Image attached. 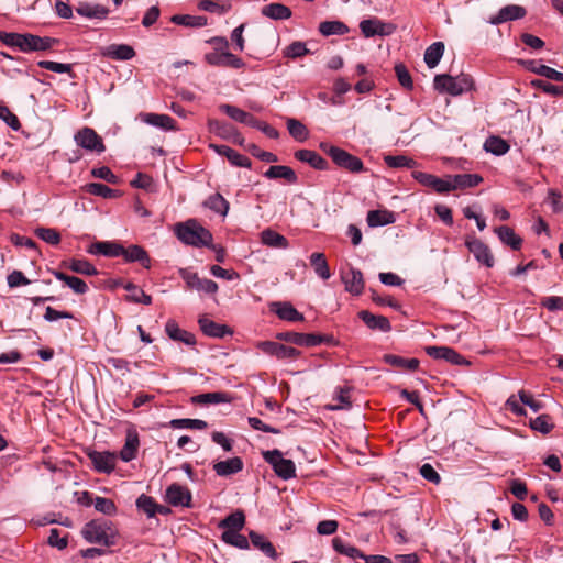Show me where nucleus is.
<instances>
[{"instance_id": "nucleus-6", "label": "nucleus", "mask_w": 563, "mask_h": 563, "mask_svg": "<svg viewBox=\"0 0 563 563\" xmlns=\"http://www.w3.org/2000/svg\"><path fill=\"white\" fill-rule=\"evenodd\" d=\"M277 339L292 343L299 346H317L322 343L332 342L331 335L314 334V333H299L294 331L280 332Z\"/></svg>"}, {"instance_id": "nucleus-52", "label": "nucleus", "mask_w": 563, "mask_h": 563, "mask_svg": "<svg viewBox=\"0 0 563 563\" xmlns=\"http://www.w3.org/2000/svg\"><path fill=\"white\" fill-rule=\"evenodd\" d=\"M332 545H333V549L341 553V554H344L349 558H352V559H362L363 558V552L361 550H358L357 548L353 547V545H350V544H346L341 538H334L332 540Z\"/></svg>"}, {"instance_id": "nucleus-35", "label": "nucleus", "mask_w": 563, "mask_h": 563, "mask_svg": "<svg viewBox=\"0 0 563 563\" xmlns=\"http://www.w3.org/2000/svg\"><path fill=\"white\" fill-rule=\"evenodd\" d=\"M266 178L276 179L284 178L289 184H295L298 180V177L292 168L285 165H273L271 166L264 174Z\"/></svg>"}, {"instance_id": "nucleus-38", "label": "nucleus", "mask_w": 563, "mask_h": 563, "mask_svg": "<svg viewBox=\"0 0 563 563\" xmlns=\"http://www.w3.org/2000/svg\"><path fill=\"white\" fill-rule=\"evenodd\" d=\"M104 55L115 60H129L135 56V51L126 44H112L107 47Z\"/></svg>"}, {"instance_id": "nucleus-15", "label": "nucleus", "mask_w": 563, "mask_h": 563, "mask_svg": "<svg viewBox=\"0 0 563 563\" xmlns=\"http://www.w3.org/2000/svg\"><path fill=\"white\" fill-rule=\"evenodd\" d=\"M466 246L475 258L487 267L494 266V256L490 249L478 239L466 240Z\"/></svg>"}, {"instance_id": "nucleus-41", "label": "nucleus", "mask_w": 563, "mask_h": 563, "mask_svg": "<svg viewBox=\"0 0 563 563\" xmlns=\"http://www.w3.org/2000/svg\"><path fill=\"white\" fill-rule=\"evenodd\" d=\"M64 265L77 274L86 276H96L98 274L97 268L89 261L84 258H73L67 263L65 262Z\"/></svg>"}, {"instance_id": "nucleus-55", "label": "nucleus", "mask_w": 563, "mask_h": 563, "mask_svg": "<svg viewBox=\"0 0 563 563\" xmlns=\"http://www.w3.org/2000/svg\"><path fill=\"white\" fill-rule=\"evenodd\" d=\"M124 288L129 291L128 299L130 301L144 305L152 303V297L145 294L140 287L129 283Z\"/></svg>"}, {"instance_id": "nucleus-5", "label": "nucleus", "mask_w": 563, "mask_h": 563, "mask_svg": "<svg viewBox=\"0 0 563 563\" xmlns=\"http://www.w3.org/2000/svg\"><path fill=\"white\" fill-rule=\"evenodd\" d=\"M264 460L272 465L276 475L285 481L296 476V465L291 460L284 459L279 450L265 451Z\"/></svg>"}, {"instance_id": "nucleus-1", "label": "nucleus", "mask_w": 563, "mask_h": 563, "mask_svg": "<svg viewBox=\"0 0 563 563\" xmlns=\"http://www.w3.org/2000/svg\"><path fill=\"white\" fill-rule=\"evenodd\" d=\"M81 534L90 543L111 547L117 542L118 530L110 520L99 518L87 522L81 530Z\"/></svg>"}, {"instance_id": "nucleus-57", "label": "nucleus", "mask_w": 563, "mask_h": 563, "mask_svg": "<svg viewBox=\"0 0 563 563\" xmlns=\"http://www.w3.org/2000/svg\"><path fill=\"white\" fill-rule=\"evenodd\" d=\"M170 426L178 429L187 428L202 430L208 427V423L200 419H174L170 421Z\"/></svg>"}, {"instance_id": "nucleus-26", "label": "nucleus", "mask_w": 563, "mask_h": 563, "mask_svg": "<svg viewBox=\"0 0 563 563\" xmlns=\"http://www.w3.org/2000/svg\"><path fill=\"white\" fill-rule=\"evenodd\" d=\"M198 323L203 334L211 338H223L232 333L229 327L219 324L207 317H200Z\"/></svg>"}, {"instance_id": "nucleus-27", "label": "nucleus", "mask_w": 563, "mask_h": 563, "mask_svg": "<svg viewBox=\"0 0 563 563\" xmlns=\"http://www.w3.org/2000/svg\"><path fill=\"white\" fill-rule=\"evenodd\" d=\"M383 360L385 363L389 364L390 366H394L401 371H409V372L417 371L419 367V364H420L418 358H405L402 356L395 355V354H385L383 356Z\"/></svg>"}, {"instance_id": "nucleus-56", "label": "nucleus", "mask_w": 563, "mask_h": 563, "mask_svg": "<svg viewBox=\"0 0 563 563\" xmlns=\"http://www.w3.org/2000/svg\"><path fill=\"white\" fill-rule=\"evenodd\" d=\"M530 427L536 431L548 434L552 431L554 424L551 422L550 416L541 415L530 421Z\"/></svg>"}, {"instance_id": "nucleus-46", "label": "nucleus", "mask_w": 563, "mask_h": 563, "mask_svg": "<svg viewBox=\"0 0 563 563\" xmlns=\"http://www.w3.org/2000/svg\"><path fill=\"white\" fill-rule=\"evenodd\" d=\"M319 32L323 36L344 35L349 32V27L341 21H323L319 25Z\"/></svg>"}, {"instance_id": "nucleus-42", "label": "nucleus", "mask_w": 563, "mask_h": 563, "mask_svg": "<svg viewBox=\"0 0 563 563\" xmlns=\"http://www.w3.org/2000/svg\"><path fill=\"white\" fill-rule=\"evenodd\" d=\"M170 22L187 27H202L207 25V18L202 15L175 14L170 18Z\"/></svg>"}, {"instance_id": "nucleus-23", "label": "nucleus", "mask_w": 563, "mask_h": 563, "mask_svg": "<svg viewBox=\"0 0 563 563\" xmlns=\"http://www.w3.org/2000/svg\"><path fill=\"white\" fill-rule=\"evenodd\" d=\"M243 461L239 456H234L213 464V471L218 476L227 477L236 474L243 470Z\"/></svg>"}, {"instance_id": "nucleus-25", "label": "nucleus", "mask_w": 563, "mask_h": 563, "mask_svg": "<svg viewBox=\"0 0 563 563\" xmlns=\"http://www.w3.org/2000/svg\"><path fill=\"white\" fill-rule=\"evenodd\" d=\"M295 157L299 162L307 163L318 170H325L329 166L327 159L311 150H298L295 152Z\"/></svg>"}, {"instance_id": "nucleus-4", "label": "nucleus", "mask_w": 563, "mask_h": 563, "mask_svg": "<svg viewBox=\"0 0 563 563\" xmlns=\"http://www.w3.org/2000/svg\"><path fill=\"white\" fill-rule=\"evenodd\" d=\"M320 148L328 154L333 163L350 173H362L365 170L364 164L355 155L350 154L343 148H340L328 143H321Z\"/></svg>"}, {"instance_id": "nucleus-58", "label": "nucleus", "mask_w": 563, "mask_h": 563, "mask_svg": "<svg viewBox=\"0 0 563 563\" xmlns=\"http://www.w3.org/2000/svg\"><path fill=\"white\" fill-rule=\"evenodd\" d=\"M219 110L223 113H225L228 117H230L232 120L236 121V122H240V123H244L245 121V118L249 112L235 107V106H232V104H228V103H223V104H220L219 106Z\"/></svg>"}, {"instance_id": "nucleus-53", "label": "nucleus", "mask_w": 563, "mask_h": 563, "mask_svg": "<svg viewBox=\"0 0 563 563\" xmlns=\"http://www.w3.org/2000/svg\"><path fill=\"white\" fill-rule=\"evenodd\" d=\"M384 162L390 168H413L417 165L416 161L406 155H385Z\"/></svg>"}, {"instance_id": "nucleus-17", "label": "nucleus", "mask_w": 563, "mask_h": 563, "mask_svg": "<svg viewBox=\"0 0 563 563\" xmlns=\"http://www.w3.org/2000/svg\"><path fill=\"white\" fill-rule=\"evenodd\" d=\"M140 448V438L139 433L134 428H129L126 430L125 443L121 449L119 456L123 462H130L134 460L137 455Z\"/></svg>"}, {"instance_id": "nucleus-47", "label": "nucleus", "mask_w": 563, "mask_h": 563, "mask_svg": "<svg viewBox=\"0 0 563 563\" xmlns=\"http://www.w3.org/2000/svg\"><path fill=\"white\" fill-rule=\"evenodd\" d=\"M287 129L289 134L298 142H305L309 136V131L303 123L299 120L289 118L287 119Z\"/></svg>"}, {"instance_id": "nucleus-9", "label": "nucleus", "mask_w": 563, "mask_h": 563, "mask_svg": "<svg viewBox=\"0 0 563 563\" xmlns=\"http://www.w3.org/2000/svg\"><path fill=\"white\" fill-rule=\"evenodd\" d=\"M205 60L211 66L230 67L233 69H241L245 66V63L242 60V58L228 52V49L223 52L207 53L205 55Z\"/></svg>"}, {"instance_id": "nucleus-31", "label": "nucleus", "mask_w": 563, "mask_h": 563, "mask_svg": "<svg viewBox=\"0 0 563 563\" xmlns=\"http://www.w3.org/2000/svg\"><path fill=\"white\" fill-rule=\"evenodd\" d=\"M495 233L498 235L499 240L510 246L512 250H519L522 245V239L515 233V231L507 225H501L495 228Z\"/></svg>"}, {"instance_id": "nucleus-64", "label": "nucleus", "mask_w": 563, "mask_h": 563, "mask_svg": "<svg viewBox=\"0 0 563 563\" xmlns=\"http://www.w3.org/2000/svg\"><path fill=\"white\" fill-rule=\"evenodd\" d=\"M0 119H2L14 131L20 130L21 128L18 117L11 112L7 106L0 104Z\"/></svg>"}, {"instance_id": "nucleus-63", "label": "nucleus", "mask_w": 563, "mask_h": 563, "mask_svg": "<svg viewBox=\"0 0 563 563\" xmlns=\"http://www.w3.org/2000/svg\"><path fill=\"white\" fill-rule=\"evenodd\" d=\"M93 506L97 511L111 516L117 512L115 504L106 497H96Z\"/></svg>"}, {"instance_id": "nucleus-36", "label": "nucleus", "mask_w": 563, "mask_h": 563, "mask_svg": "<svg viewBox=\"0 0 563 563\" xmlns=\"http://www.w3.org/2000/svg\"><path fill=\"white\" fill-rule=\"evenodd\" d=\"M350 389L339 387L335 389V393L332 397V402L327 405L325 408L331 411L335 410H346L351 408L350 401Z\"/></svg>"}, {"instance_id": "nucleus-48", "label": "nucleus", "mask_w": 563, "mask_h": 563, "mask_svg": "<svg viewBox=\"0 0 563 563\" xmlns=\"http://www.w3.org/2000/svg\"><path fill=\"white\" fill-rule=\"evenodd\" d=\"M86 191L107 199L120 197V192L100 183H90L86 185Z\"/></svg>"}, {"instance_id": "nucleus-22", "label": "nucleus", "mask_w": 563, "mask_h": 563, "mask_svg": "<svg viewBox=\"0 0 563 563\" xmlns=\"http://www.w3.org/2000/svg\"><path fill=\"white\" fill-rule=\"evenodd\" d=\"M342 280L345 285V290L353 294L360 295L364 289V279L361 271L350 268L342 275Z\"/></svg>"}, {"instance_id": "nucleus-28", "label": "nucleus", "mask_w": 563, "mask_h": 563, "mask_svg": "<svg viewBox=\"0 0 563 563\" xmlns=\"http://www.w3.org/2000/svg\"><path fill=\"white\" fill-rule=\"evenodd\" d=\"M261 242L273 249L285 250L289 246V242L284 235L269 228L261 232Z\"/></svg>"}, {"instance_id": "nucleus-11", "label": "nucleus", "mask_w": 563, "mask_h": 563, "mask_svg": "<svg viewBox=\"0 0 563 563\" xmlns=\"http://www.w3.org/2000/svg\"><path fill=\"white\" fill-rule=\"evenodd\" d=\"M360 29L362 31V34L365 37H373L376 35H379V36L390 35L394 33L396 27L391 23H385L376 18H373V19L363 20L360 23Z\"/></svg>"}, {"instance_id": "nucleus-51", "label": "nucleus", "mask_w": 563, "mask_h": 563, "mask_svg": "<svg viewBox=\"0 0 563 563\" xmlns=\"http://www.w3.org/2000/svg\"><path fill=\"white\" fill-rule=\"evenodd\" d=\"M221 539L225 543L236 547L242 550H246L250 548V542H249L247 538L245 536L239 533V531H223Z\"/></svg>"}, {"instance_id": "nucleus-8", "label": "nucleus", "mask_w": 563, "mask_h": 563, "mask_svg": "<svg viewBox=\"0 0 563 563\" xmlns=\"http://www.w3.org/2000/svg\"><path fill=\"white\" fill-rule=\"evenodd\" d=\"M180 277L186 282L187 286L206 294H214L218 291V284L211 279L200 278L197 273L188 268L179 269Z\"/></svg>"}, {"instance_id": "nucleus-33", "label": "nucleus", "mask_w": 563, "mask_h": 563, "mask_svg": "<svg viewBox=\"0 0 563 563\" xmlns=\"http://www.w3.org/2000/svg\"><path fill=\"white\" fill-rule=\"evenodd\" d=\"M452 189H466L478 186L483 181V177L478 174H457L452 177Z\"/></svg>"}, {"instance_id": "nucleus-13", "label": "nucleus", "mask_w": 563, "mask_h": 563, "mask_svg": "<svg viewBox=\"0 0 563 563\" xmlns=\"http://www.w3.org/2000/svg\"><path fill=\"white\" fill-rule=\"evenodd\" d=\"M426 353L434 360H444L454 365L470 364L462 355L449 346H427Z\"/></svg>"}, {"instance_id": "nucleus-34", "label": "nucleus", "mask_w": 563, "mask_h": 563, "mask_svg": "<svg viewBox=\"0 0 563 563\" xmlns=\"http://www.w3.org/2000/svg\"><path fill=\"white\" fill-rule=\"evenodd\" d=\"M526 65L527 68L534 74H538L554 81L563 82V73L558 71L552 67H549L543 64H538L534 60H529L526 63Z\"/></svg>"}, {"instance_id": "nucleus-30", "label": "nucleus", "mask_w": 563, "mask_h": 563, "mask_svg": "<svg viewBox=\"0 0 563 563\" xmlns=\"http://www.w3.org/2000/svg\"><path fill=\"white\" fill-rule=\"evenodd\" d=\"M143 122L161 128L165 131L175 130V120L167 114H157V113H144L141 115Z\"/></svg>"}, {"instance_id": "nucleus-29", "label": "nucleus", "mask_w": 563, "mask_h": 563, "mask_svg": "<svg viewBox=\"0 0 563 563\" xmlns=\"http://www.w3.org/2000/svg\"><path fill=\"white\" fill-rule=\"evenodd\" d=\"M395 214L389 210H371L367 213L366 221L371 228L383 227L395 222Z\"/></svg>"}, {"instance_id": "nucleus-3", "label": "nucleus", "mask_w": 563, "mask_h": 563, "mask_svg": "<svg viewBox=\"0 0 563 563\" xmlns=\"http://www.w3.org/2000/svg\"><path fill=\"white\" fill-rule=\"evenodd\" d=\"M434 89L439 92H446L452 96H460L473 89L474 81L470 75L461 74L456 77L442 74L437 75L433 80Z\"/></svg>"}, {"instance_id": "nucleus-62", "label": "nucleus", "mask_w": 563, "mask_h": 563, "mask_svg": "<svg viewBox=\"0 0 563 563\" xmlns=\"http://www.w3.org/2000/svg\"><path fill=\"white\" fill-rule=\"evenodd\" d=\"M209 129L211 132L216 133L220 137L228 139L233 133V128L229 123L221 122L218 120L209 121Z\"/></svg>"}, {"instance_id": "nucleus-43", "label": "nucleus", "mask_w": 563, "mask_h": 563, "mask_svg": "<svg viewBox=\"0 0 563 563\" xmlns=\"http://www.w3.org/2000/svg\"><path fill=\"white\" fill-rule=\"evenodd\" d=\"M194 404L198 405H209V404H221V402H230L231 397L227 393L216 391V393H205L191 398Z\"/></svg>"}, {"instance_id": "nucleus-14", "label": "nucleus", "mask_w": 563, "mask_h": 563, "mask_svg": "<svg viewBox=\"0 0 563 563\" xmlns=\"http://www.w3.org/2000/svg\"><path fill=\"white\" fill-rule=\"evenodd\" d=\"M527 11L518 4H508L503 7L495 16L488 20L489 24L499 25L508 21H515L525 18Z\"/></svg>"}, {"instance_id": "nucleus-40", "label": "nucleus", "mask_w": 563, "mask_h": 563, "mask_svg": "<svg viewBox=\"0 0 563 563\" xmlns=\"http://www.w3.org/2000/svg\"><path fill=\"white\" fill-rule=\"evenodd\" d=\"M244 512L242 510H236L222 519L218 527L225 529L224 531H240L244 527Z\"/></svg>"}, {"instance_id": "nucleus-20", "label": "nucleus", "mask_w": 563, "mask_h": 563, "mask_svg": "<svg viewBox=\"0 0 563 563\" xmlns=\"http://www.w3.org/2000/svg\"><path fill=\"white\" fill-rule=\"evenodd\" d=\"M121 256L128 263H140L144 268L151 267V258L144 247L132 244L129 247L123 246V254Z\"/></svg>"}, {"instance_id": "nucleus-54", "label": "nucleus", "mask_w": 563, "mask_h": 563, "mask_svg": "<svg viewBox=\"0 0 563 563\" xmlns=\"http://www.w3.org/2000/svg\"><path fill=\"white\" fill-rule=\"evenodd\" d=\"M135 504L137 509L146 514L148 518H152L157 514V503L151 496L142 494L137 497Z\"/></svg>"}, {"instance_id": "nucleus-50", "label": "nucleus", "mask_w": 563, "mask_h": 563, "mask_svg": "<svg viewBox=\"0 0 563 563\" xmlns=\"http://www.w3.org/2000/svg\"><path fill=\"white\" fill-rule=\"evenodd\" d=\"M205 206L221 216H227L229 211V202L220 194L211 195Z\"/></svg>"}, {"instance_id": "nucleus-10", "label": "nucleus", "mask_w": 563, "mask_h": 563, "mask_svg": "<svg viewBox=\"0 0 563 563\" xmlns=\"http://www.w3.org/2000/svg\"><path fill=\"white\" fill-rule=\"evenodd\" d=\"M87 455L95 470L99 473L110 474L114 471L118 457L115 453L109 451H89Z\"/></svg>"}, {"instance_id": "nucleus-7", "label": "nucleus", "mask_w": 563, "mask_h": 563, "mask_svg": "<svg viewBox=\"0 0 563 563\" xmlns=\"http://www.w3.org/2000/svg\"><path fill=\"white\" fill-rule=\"evenodd\" d=\"M76 144L87 151L102 153L106 150L102 139L88 126L80 129L74 136Z\"/></svg>"}, {"instance_id": "nucleus-61", "label": "nucleus", "mask_w": 563, "mask_h": 563, "mask_svg": "<svg viewBox=\"0 0 563 563\" xmlns=\"http://www.w3.org/2000/svg\"><path fill=\"white\" fill-rule=\"evenodd\" d=\"M395 73L399 84L407 90H412L413 81L411 75L409 74L407 67L404 64H397L395 66Z\"/></svg>"}, {"instance_id": "nucleus-37", "label": "nucleus", "mask_w": 563, "mask_h": 563, "mask_svg": "<svg viewBox=\"0 0 563 563\" xmlns=\"http://www.w3.org/2000/svg\"><path fill=\"white\" fill-rule=\"evenodd\" d=\"M250 540L252 544L261 550L266 556L271 559H277L278 553L276 552V549L274 548L273 543L268 541L263 534H260L255 531H250L249 533Z\"/></svg>"}, {"instance_id": "nucleus-12", "label": "nucleus", "mask_w": 563, "mask_h": 563, "mask_svg": "<svg viewBox=\"0 0 563 563\" xmlns=\"http://www.w3.org/2000/svg\"><path fill=\"white\" fill-rule=\"evenodd\" d=\"M166 500L174 507H191V492L177 483L169 485L165 493Z\"/></svg>"}, {"instance_id": "nucleus-2", "label": "nucleus", "mask_w": 563, "mask_h": 563, "mask_svg": "<svg viewBox=\"0 0 563 563\" xmlns=\"http://www.w3.org/2000/svg\"><path fill=\"white\" fill-rule=\"evenodd\" d=\"M176 235L185 244L196 247L209 246L212 242V234L200 225L196 220H188L176 225Z\"/></svg>"}, {"instance_id": "nucleus-32", "label": "nucleus", "mask_w": 563, "mask_h": 563, "mask_svg": "<svg viewBox=\"0 0 563 563\" xmlns=\"http://www.w3.org/2000/svg\"><path fill=\"white\" fill-rule=\"evenodd\" d=\"M52 273L56 279L65 283L75 294L84 295L88 291V286L81 278L69 276L59 271H53Z\"/></svg>"}, {"instance_id": "nucleus-16", "label": "nucleus", "mask_w": 563, "mask_h": 563, "mask_svg": "<svg viewBox=\"0 0 563 563\" xmlns=\"http://www.w3.org/2000/svg\"><path fill=\"white\" fill-rule=\"evenodd\" d=\"M269 308L282 320L290 322H301L305 320V316L299 312L290 302L275 301L269 305Z\"/></svg>"}, {"instance_id": "nucleus-39", "label": "nucleus", "mask_w": 563, "mask_h": 563, "mask_svg": "<svg viewBox=\"0 0 563 563\" xmlns=\"http://www.w3.org/2000/svg\"><path fill=\"white\" fill-rule=\"evenodd\" d=\"M262 14L273 20H287L291 16V10L282 3H269L262 8Z\"/></svg>"}, {"instance_id": "nucleus-24", "label": "nucleus", "mask_w": 563, "mask_h": 563, "mask_svg": "<svg viewBox=\"0 0 563 563\" xmlns=\"http://www.w3.org/2000/svg\"><path fill=\"white\" fill-rule=\"evenodd\" d=\"M76 12L88 19L103 20L108 16L110 10L103 4L80 2L76 8Z\"/></svg>"}, {"instance_id": "nucleus-44", "label": "nucleus", "mask_w": 563, "mask_h": 563, "mask_svg": "<svg viewBox=\"0 0 563 563\" xmlns=\"http://www.w3.org/2000/svg\"><path fill=\"white\" fill-rule=\"evenodd\" d=\"M310 264L314 273L322 279L327 280L331 277L330 268L323 253H312L310 256Z\"/></svg>"}, {"instance_id": "nucleus-19", "label": "nucleus", "mask_w": 563, "mask_h": 563, "mask_svg": "<svg viewBox=\"0 0 563 563\" xmlns=\"http://www.w3.org/2000/svg\"><path fill=\"white\" fill-rule=\"evenodd\" d=\"M358 318L371 330H376V331H380V332H389L391 330V324H390L389 320L384 316H376L367 310H361L358 312Z\"/></svg>"}, {"instance_id": "nucleus-21", "label": "nucleus", "mask_w": 563, "mask_h": 563, "mask_svg": "<svg viewBox=\"0 0 563 563\" xmlns=\"http://www.w3.org/2000/svg\"><path fill=\"white\" fill-rule=\"evenodd\" d=\"M165 332L173 341L183 342L186 345L196 344L195 335L184 329H180L175 320H168L166 322Z\"/></svg>"}, {"instance_id": "nucleus-59", "label": "nucleus", "mask_w": 563, "mask_h": 563, "mask_svg": "<svg viewBox=\"0 0 563 563\" xmlns=\"http://www.w3.org/2000/svg\"><path fill=\"white\" fill-rule=\"evenodd\" d=\"M531 85L542 90L544 93H548L550 96H562L563 95V87L556 86L551 82L544 81L542 79H534L531 81Z\"/></svg>"}, {"instance_id": "nucleus-60", "label": "nucleus", "mask_w": 563, "mask_h": 563, "mask_svg": "<svg viewBox=\"0 0 563 563\" xmlns=\"http://www.w3.org/2000/svg\"><path fill=\"white\" fill-rule=\"evenodd\" d=\"M35 234L44 242L51 245H57L60 242V234L51 228H37Z\"/></svg>"}, {"instance_id": "nucleus-18", "label": "nucleus", "mask_w": 563, "mask_h": 563, "mask_svg": "<svg viewBox=\"0 0 563 563\" xmlns=\"http://www.w3.org/2000/svg\"><path fill=\"white\" fill-rule=\"evenodd\" d=\"M87 252L92 255L118 257L123 254V245L111 241L95 242L88 247Z\"/></svg>"}, {"instance_id": "nucleus-49", "label": "nucleus", "mask_w": 563, "mask_h": 563, "mask_svg": "<svg viewBox=\"0 0 563 563\" xmlns=\"http://www.w3.org/2000/svg\"><path fill=\"white\" fill-rule=\"evenodd\" d=\"M484 148L494 155H504L509 151L510 146L499 136H489L485 141Z\"/></svg>"}, {"instance_id": "nucleus-45", "label": "nucleus", "mask_w": 563, "mask_h": 563, "mask_svg": "<svg viewBox=\"0 0 563 563\" xmlns=\"http://www.w3.org/2000/svg\"><path fill=\"white\" fill-rule=\"evenodd\" d=\"M444 53V44L435 42L431 44L424 52V63L429 68H434L441 60Z\"/></svg>"}]
</instances>
